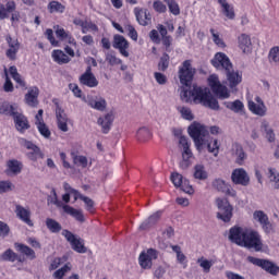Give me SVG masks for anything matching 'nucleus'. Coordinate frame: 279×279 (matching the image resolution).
<instances>
[{"mask_svg":"<svg viewBox=\"0 0 279 279\" xmlns=\"http://www.w3.org/2000/svg\"><path fill=\"white\" fill-rule=\"evenodd\" d=\"M229 240L240 247L260 252L263 250V240L258 231L244 229L242 227H232L229 230Z\"/></svg>","mask_w":279,"mask_h":279,"instance_id":"1","label":"nucleus"},{"mask_svg":"<svg viewBox=\"0 0 279 279\" xmlns=\"http://www.w3.org/2000/svg\"><path fill=\"white\" fill-rule=\"evenodd\" d=\"M181 99L185 101V104H190V101L197 104V101H199V104L207 106V108L211 110H219V101L217 98L213 97L210 93L203 90V88L197 85H194L192 90L182 89Z\"/></svg>","mask_w":279,"mask_h":279,"instance_id":"2","label":"nucleus"},{"mask_svg":"<svg viewBox=\"0 0 279 279\" xmlns=\"http://www.w3.org/2000/svg\"><path fill=\"white\" fill-rule=\"evenodd\" d=\"M196 73L197 70L193 68V61L191 59L183 61L181 66H179L178 72L180 84L186 88H191V86H193V80H195Z\"/></svg>","mask_w":279,"mask_h":279,"instance_id":"3","label":"nucleus"},{"mask_svg":"<svg viewBox=\"0 0 279 279\" xmlns=\"http://www.w3.org/2000/svg\"><path fill=\"white\" fill-rule=\"evenodd\" d=\"M189 135L193 138L197 149L204 146V138L208 136V129L201 123L194 122L187 129Z\"/></svg>","mask_w":279,"mask_h":279,"instance_id":"4","label":"nucleus"},{"mask_svg":"<svg viewBox=\"0 0 279 279\" xmlns=\"http://www.w3.org/2000/svg\"><path fill=\"white\" fill-rule=\"evenodd\" d=\"M216 204L219 210L217 213V219H220L223 223H230L234 210L232 205H230V202L227 198H217Z\"/></svg>","mask_w":279,"mask_h":279,"instance_id":"5","label":"nucleus"},{"mask_svg":"<svg viewBox=\"0 0 279 279\" xmlns=\"http://www.w3.org/2000/svg\"><path fill=\"white\" fill-rule=\"evenodd\" d=\"M207 82L214 95H217L219 99H230V90H228V87L226 85L221 84V82L219 81V75H209Z\"/></svg>","mask_w":279,"mask_h":279,"instance_id":"6","label":"nucleus"},{"mask_svg":"<svg viewBox=\"0 0 279 279\" xmlns=\"http://www.w3.org/2000/svg\"><path fill=\"white\" fill-rule=\"evenodd\" d=\"M179 145L182 147V161L180 162V167L182 169H189L191 167V158H193V151L191 150V143L189 138L184 135L179 137Z\"/></svg>","mask_w":279,"mask_h":279,"instance_id":"7","label":"nucleus"},{"mask_svg":"<svg viewBox=\"0 0 279 279\" xmlns=\"http://www.w3.org/2000/svg\"><path fill=\"white\" fill-rule=\"evenodd\" d=\"M247 260L252 265H255L256 267H260L262 269H264V271H267V274H270V276H277L279 274V266L274 264L269 259H260L258 257L248 256Z\"/></svg>","mask_w":279,"mask_h":279,"instance_id":"8","label":"nucleus"},{"mask_svg":"<svg viewBox=\"0 0 279 279\" xmlns=\"http://www.w3.org/2000/svg\"><path fill=\"white\" fill-rule=\"evenodd\" d=\"M10 14H12V23L21 19V13L16 11V2H14V0H10L5 4L0 3V21H5V19H9Z\"/></svg>","mask_w":279,"mask_h":279,"instance_id":"9","label":"nucleus"},{"mask_svg":"<svg viewBox=\"0 0 279 279\" xmlns=\"http://www.w3.org/2000/svg\"><path fill=\"white\" fill-rule=\"evenodd\" d=\"M211 66L215 68L216 71H230L233 69L232 61L225 52H217L214 58L210 60Z\"/></svg>","mask_w":279,"mask_h":279,"instance_id":"10","label":"nucleus"},{"mask_svg":"<svg viewBox=\"0 0 279 279\" xmlns=\"http://www.w3.org/2000/svg\"><path fill=\"white\" fill-rule=\"evenodd\" d=\"M158 259V251L156 248H148L143 251L138 256V264L142 269H151L154 260Z\"/></svg>","mask_w":279,"mask_h":279,"instance_id":"11","label":"nucleus"},{"mask_svg":"<svg viewBox=\"0 0 279 279\" xmlns=\"http://www.w3.org/2000/svg\"><path fill=\"white\" fill-rule=\"evenodd\" d=\"M62 234L70 243L74 252H77V254H86V246H84V243H82V239H77L75 234H73L71 231L66 229L62 231Z\"/></svg>","mask_w":279,"mask_h":279,"instance_id":"12","label":"nucleus"},{"mask_svg":"<svg viewBox=\"0 0 279 279\" xmlns=\"http://www.w3.org/2000/svg\"><path fill=\"white\" fill-rule=\"evenodd\" d=\"M81 86H87V88H97L99 86V81L95 74H93V68L87 66L86 71L78 77Z\"/></svg>","mask_w":279,"mask_h":279,"instance_id":"13","label":"nucleus"},{"mask_svg":"<svg viewBox=\"0 0 279 279\" xmlns=\"http://www.w3.org/2000/svg\"><path fill=\"white\" fill-rule=\"evenodd\" d=\"M254 100L247 101V108L252 114H255L256 117H265L267 114V106H265V101H263V98L260 96H257Z\"/></svg>","mask_w":279,"mask_h":279,"instance_id":"14","label":"nucleus"},{"mask_svg":"<svg viewBox=\"0 0 279 279\" xmlns=\"http://www.w3.org/2000/svg\"><path fill=\"white\" fill-rule=\"evenodd\" d=\"M113 49H118L119 53L122 54L123 58H130V41L125 39L122 35L113 36Z\"/></svg>","mask_w":279,"mask_h":279,"instance_id":"15","label":"nucleus"},{"mask_svg":"<svg viewBox=\"0 0 279 279\" xmlns=\"http://www.w3.org/2000/svg\"><path fill=\"white\" fill-rule=\"evenodd\" d=\"M231 181L233 184H240V186H247L250 184V175L243 168H236L231 173Z\"/></svg>","mask_w":279,"mask_h":279,"instance_id":"16","label":"nucleus"},{"mask_svg":"<svg viewBox=\"0 0 279 279\" xmlns=\"http://www.w3.org/2000/svg\"><path fill=\"white\" fill-rule=\"evenodd\" d=\"M134 14L138 25H142V27H147V25L151 24V13L147 9L136 7Z\"/></svg>","mask_w":279,"mask_h":279,"instance_id":"17","label":"nucleus"},{"mask_svg":"<svg viewBox=\"0 0 279 279\" xmlns=\"http://www.w3.org/2000/svg\"><path fill=\"white\" fill-rule=\"evenodd\" d=\"M15 215L20 221L29 226V228H34V221H32V211L29 208H25L22 205L15 206Z\"/></svg>","mask_w":279,"mask_h":279,"instance_id":"18","label":"nucleus"},{"mask_svg":"<svg viewBox=\"0 0 279 279\" xmlns=\"http://www.w3.org/2000/svg\"><path fill=\"white\" fill-rule=\"evenodd\" d=\"M7 43H8L9 49H7L5 56L9 60L14 62V60H16V54L21 49V43H19V39H12V36H7Z\"/></svg>","mask_w":279,"mask_h":279,"instance_id":"19","label":"nucleus"},{"mask_svg":"<svg viewBox=\"0 0 279 279\" xmlns=\"http://www.w3.org/2000/svg\"><path fill=\"white\" fill-rule=\"evenodd\" d=\"M213 186L216 191H219V193H225V195H229V197H236V191L232 189V185L221 179L214 180Z\"/></svg>","mask_w":279,"mask_h":279,"instance_id":"20","label":"nucleus"},{"mask_svg":"<svg viewBox=\"0 0 279 279\" xmlns=\"http://www.w3.org/2000/svg\"><path fill=\"white\" fill-rule=\"evenodd\" d=\"M57 125L61 132H69V117L64 112L62 107L57 106L56 108Z\"/></svg>","mask_w":279,"mask_h":279,"instance_id":"21","label":"nucleus"},{"mask_svg":"<svg viewBox=\"0 0 279 279\" xmlns=\"http://www.w3.org/2000/svg\"><path fill=\"white\" fill-rule=\"evenodd\" d=\"M227 84L231 90H234L241 82H243V75L239 73V71H233L232 69L227 70Z\"/></svg>","mask_w":279,"mask_h":279,"instance_id":"22","label":"nucleus"},{"mask_svg":"<svg viewBox=\"0 0 279 279\" xmlns=\"http://www.w3.org/2000/svg\"><path fill=\"white\" fill-rule=\"evenodd\" d=\"M40 95V89L36 86L29 87L28 92L24 96L25 104L31 108H36L38 106V96Z\"/></svg>","mask_w":279,"mask_h":279,"instance_id":"23","label":"nucleus"},{"mask_svg":"<svg viewBox=\"0 0 279 279\" xmlns=\"http://www.w3.org/2000/svg\"><path fill=\"white\" fill-rule=\"evenodd\" d=\"M97 123L100 125L102 134H108L112 129V123H114V113L109 112L98 118Z\"/></svg>","mask_w":279,"mask_h":279,"instance_id":"24","label":"nucleus"},{"mask_svg":"<svg viewBox=\"0 0 279 279\" xmlns=\"http://www.w3.org/2000/svg\"><path fill=\"white\" fill-rule=\"evenodd\" d=\"M21 171H23V162L16 159H11L7 161V175H19Z\"/></svg>","mask_w":279,"mask_h":279,"instance_id":"25","label":"nucleus"},{"mask_svg":"<svg viewBox=\"0 0 279 279\" xmlns=\"http://www.w3.org/2000/svg\"><path fill=\"white\" fill-rule=\"evenodd\" d=\"M161 217H162L161 210L154 213L148 217L147 220L141 223L140 230H149V228H153V226H156L158 221H160Z\"/></svg>","mask_w":279,"mask_h":279,"instance_id":"26","label":"nucleus"},{"mask_svg":"<svg viewBox=\"0 0 279 279\" xmlns=\"http://www.w3.org/2000/svg\"><path fill=\"white\" fill-rule=\"evenodd\" d=\"M15 128L17 132H21L23 134L25 130H29V121L25 116L17 112V114L13 116Z\"/></svg>","mask_w":279,"mask_h":279,"instance_id":"27","label":"nucleus"},{"mask_svg":"<svg viewBox=\"0 0 279 279\" xmlns=\"http://www.w3.org/2000/svg\"><path fill=\"white\" fill-rule=\"evenodd\" d=\"M238 46L243 53H250L252 51V38L247 34H241L238 37Z\"/></svg>","mask_w":279,"mask_h":279,"instance_id":"28","label":"nucleus"},{"mask_svg":"<svg viewBox=\"0 0 279 279\" xmlns=\"http://www.w3.org/2000/svg\"><path fill=\"white\" fill-rule=\"evenodd\" d=\"M63 211L66 215H70V217H73V219H75V221H78L80 223H84V221H86L84 213L81 209L73 208L70 205H64Z\"/></svg>","mask_w":279,"mask_h":279,"instance_id":"29","label":"nucleus"},{"mask_svg":"<svg viewBox=\"0 0 279 279\" xmlns=\"http://www.w3.org/2000/svg\"><path fill=\"white\" fill-rule=\"evenodd\" d=\"M223 105L228 110H231V112H234L235 114L245 113V105H243V101H241L240 99H236L234 101H226Z\"/></svg>","mask_w":279,"mask_h":279,"instance_id":"30","label":"nucleus"},{"mask_svg":"<svg viewBox=\"0 0 279 279\" xmlns=\"http://www.w3.org/2000/svg\"><path fill=\"white\" fill-rule=\"evenodd\" d=\"M14 247H15L16 252H20V254H23L31 260H35L36 252L34 251V248L27 246L26 244L19 243V242L14 243Z\"/></svg>","mask_w":279,"mask_h":279,"instance_id":"31","label":"nucleus"},{"mask_svg":"<svg viewBox=\"0 0 279 279\" xmlns=\"http://www.w3.org/2000/svg\"><path fill=\"white\" fill-rule=\"evenodd\" d=\"M0 260H4L7 263H23V258L19 256V254L14 253L12 248H8L0 255Z\"/></svg>","mask_w":279,"mask_h":279,"instance_id":"32","label":"nucleus"},{"mask_svg":"<svg viewBox=\"0 0 279 279\" xmlns=\"http://www.w3.org/2000/svg\"><path fill=\"white\" fill-rule=\"evenodd\" d=\"M52 60L57 64H69L71 62V58L64 53L62 50H53L52 51Z\"/></svg>","mask_w":279,"mask_h":279,"instance_id":"33","label":"nucleus"},{"mask_svg":"<svg viewBox=\"0 0 279 279\" xmlns=\"http://www.w3.org/2000/svg\"><path fill=\"white\" fill-rule=\"evenodd\" d=\"M66 7L60 1L52 0L48 3V11L50 14H64Z\"/></svg>","mask_w":279,"mask_h":279,"instance_id":"34","label":"nucleus"},{"mask_svg":"<svg viewBox=\"0 0 279 279\" xmlns=\"http://www.w3.org/2000/svg\"><path fill=\"white\" fill-rule=\"evenodd\" d=\"M19 111L14 106L10 105V102H0V114H4L5 117H16Z\"/></svg>","mask_w":279,"mask_h":279,"instance_id":"35","label":"nucleus"},{"mask_svg":"<svg viewBox=\"0 0 279 279\" xmlns=\"http://www.w3.org/2000/svg\"><path fill=\"white\" fill-rule=\"evenodd\" d=\"M71 158L75 167H82L83 169H86V167H88V158H86V156L76 155L75 151H72Z\"/></svg>","mask_w":279,"mask_h":279,"instance_id":"36","label":"nucleus"},{"mask_svg":"<svg viewBox=\"0 0 279 279\" xmlns=\"http://www.w3.org/2000/svg\"><path fill=\"white\" fill-rule=\"evenodd\" d=\"M46 227L52 234H58L62 231V225H60V222L52 218L46 219Z\"/></svg>","mask_w":279,"mask_h":279,"instance_id":"37","label":"nucleus"},{"mask_svg":"<svg viewBox=\"0 0 279 279\" xmlns=\"http://www.w3.org/2000/svg\"><path fill=\"white\" fill-rule=\"evenodd\" d=\"M73 24L77 25L78 27H82V34H86V32H88V29H97V25H95L93 23H87L80 17H75L73 20Z\"/></svg>","mask_w":279,"mask_h":279,"instance_id":"38","label":"nucleus"},{"mask_svg":"<svg viewBox=\"0 0 279 279\" xmlns=\"http://www.w3.org/2000/svg\"><path fill=\"white\" fill-rule=\"evenodd\" d=\"M88 105L90 106V108H93L94 110H98L99 112H104V110H106L108 102H106V99L100 98L99 100H89Z\"/></svg>","mask_w":279,"mask_h":279,"instance_id":"39","label":"nucleus"},{"mask_svg":"<svg viewBox=\"0 0 279 279\" xmlns=\"http://www.w3.org/2000/svg\"><path fill=\"white\" fill-rule=\"evenodd\" d=\"M194 178L196 180H207L208 179V172H206V169L203 165H196L194 168Z\"/></svg>","mask_w":279,"mask_h":279,"instance_id":"40","label":"nucleus"},{"mask_svg":"<svg viewBox=\"0 0 279 279\" xmlns=\"http://www.w3.org/2000/svg\"><path fill=\"white\" fill-rule=\"evenodd\" d=\"M136 136L137 141L145 143V141H149V138H151V131H149L147 128H141L137 131Z\"/></svg>","mask_w":279,"mask_h":279,"instance_id":"41","label":"nucleus"},{"mask_svg":"<svg viewBox=\"0 0 279 279\" xmlns=\"http://www.w3.org/2000/svg\"><path fill=\"white\" fill-rule=\"evenodd\" d=\"M177 110L180 112L182 119H185V121H193L195 119L193 111H191V108L189 107H178Z\"/></svg>","mask_w":279,"mask_h":279,"instance_id":"42","label":"nucleus"},{"mask_svg":"<svg viewBox=\"0 0 279 279\" xmlns=\"http://www.w3.org/2000/svg\"><path fill=\"white\" fill-rule=\"evenodd\" d=\"M167 3L169 11L173 16H180V4L175 0H163Z\"/></svg>","mask_w":279,"mask_h":279,"instance_id":"43","label":"nucleus"},{"mask_svg":"<svg viewBox=\"0 0 279 279\" xmlns=\"http://www.w3.org/2000/svg\"><path fill=\"white\" fill-rule=\"evenodd\" d=\"M169 60H170V57L167 52H165L160 60H159V63H158V71H167L169 69Z\"/></svg>","mask_w":279,"mask_h":279,"instance_id":"44","label":"nucleus"},{"mask_svg":"<svg viewBox=\"0 0 279 279\" xmlns=\"http://www.w3.org/2000/svg\"><path fill=\"white\" fill-rule=\"evenodd\" d=\"M235 155H236V163L243 165L245 162V158H247V155L245 154V150H243V146L236 145L235 146Z\"/></svg>","mask_w":279,"mask_h":279,"instance_id":"45","label":"nucleus"},{"mask_svg":"<svg viewBox=\"0 0 279 279\" xmlns=\"http://www.w3.org/2000/svg\"><path fill=\"white\" fill-rule=\"evenodd\" d=\"M253 219L259 223V226L264 225L267 219H269V216L265 214L263 210H255L253 213Z\"/></svg>","mask_w":279,"mask_h":279,"instance_id":"46","label":"nucleus"},{"mask_svg":"<svg viewBox=\"0 0 279 279\" xmlns=\"http://www.w3.org/2000/svg\"><path fill=\"white\" fill-rule=\"evenodd\" d=\"M124 29H126L128 36L129 38H131V40H134L135 43L138 40V32H136V28L134 27V25L126 24L124 26Z\"/></svg>","mask_w":279,"mask_h":279,"instance_id":"47","label":"nucleus"},{"mask_svg":"<svg viewBox=\"0 0 279 279\" xmlns=\"http://www.w3.org/2000/svg\"><path fill=\"white\" fill-rule=\"evenodd\" d=\"M210 34L213 36V41L217 47H220V49H226V41L221 37H219V34L215 33V28H210Z\"/></svg>","mask_w":279,"mask_h":279,"instance_id":"48","label":"nucleus"},{"mask_svg":"<svg viewBox=\"0 0 279 279\" xmlns=\"http://www.w3.org/2000/svg\"><path fill=\"white\" fill-rule=\"evenodd\" d=\"M36 126H37L39 134H41L44 136V138H51V131L49 130V126H47V124L45 122L39 123Z\"/></svg>","mask_w":279,"mask_h":279,"instance_id":"49","label":"nucleus"},{"mask_svg":"<svg viewBox=\"0 0 279 279\" xmlns=\"http://www.w3.org/2000/svg\"><path fill=\"white\" fill-rule=\"evenodd\" d=\"M106 61L111 66H117L119 64H123V60L119 59V57H117V54H114V53H108L106 56Z\"/></svg>","mask_w":279,"mask_h":279,"instance_id":"50","label":"nucleus"},{"mask_svg":"<svg viewBox=\"0 0 279 279\" xmlns=\"http://www.w3.org/2000/svg\"><path fill=\"white\" fill-rule=\"evenodd\" d=\"M71 271V267H69L68 264H65L63 267L60 269L56 270L53 272V278L54 279H64V276H66V272Z\"/></svg>","mask_w":279,"mask_h":279,"instance_id":"51","label":"nucleus"},{"mask_svg":"<svg viewBox=\"0 0 279 279\" xmlns=\"http://www.w3.org/2000/svg\"><path fill=\"white\" fill-rule=\"evenodd\" d=\"M56 36L58 38H60V40H66V38H69V43H74V45H75V39L73 37H71L69 35V33H66V31H64V28H58L56 31Z\"/></svg>","mask_w":279,"mask_h":279,"instance_id":"52","label":"nucleus"},{"mask_svg":"<svg viewBox=\"0 0 279 279\" xmlns=\"http://www.w3.org/2000/svg\"><path fill=\"white\" fill-rule=\"evenodd\" d=\"M270 182H274V187L279 189V173L274 168H269V175Z\"/></svg>","mask_w":279,"mask_h":279,"instance_id":"53","label":"nucleus"},{"mask_svg":"<svg viewBox=\"0 0 279 279\" xmlns=\"http://www.w3.org/2000/svg\"><path fill=\"white\" fill-rule=\"evenodd\" d=\"M183 193H187V195H193L195 193V190L193 189V185H191V182L189 180L184 179L183 183L179 186Z\"/></svg>","mask_w":279,"mask_h":279,"instance_id":"54","label":"nucleus"},{"mask_svg":"<svg viewBox=\"0 0 279 279\" xmlns=\"http://www.w3.org/2000/svg\"><path fill=\"white\" fill-rule=\"evenodd\" d=\"M171 182L177 189H179L180 186H182V183L184 182V177H182V174L178 172H173L171 174Z\"/></svg>","mask_w":279,"mask_h":279,"instance_id":"55","label":"nucleus"},{"mask_svg":"<svg viewBox=\"0 0 279 279\" xmlns=\"http://www.w3.org/2000/svg\"><path fill=\"white\" fill-rule=\"evenodd\" d=\"M5 73V82L3 85V90L4 93H14V84L12 83V81L10 80V76H8V70H4Z\"/></svg>","mask_w":279,"mask_h":279,"instance_id":"56","label":"nucleus"},{"mask_svg":"<svg viewBox=\"0 0 279 279\" xmlns=\"http://www.w3.org/2000/svg\"><path fill=\"white\" fill-rule=\"evenodd\" d=\"M222 12L225 16H227V19H229L230 21H233L234 16H236L234 13V8L230 4H225V7H222Z\"/></svg>","mask_w":279,"mask_h":279,"instance_id":"57","label":"nucleus"},{"mask_svg":"<svg viewBox=\"0 0 279 279\" xmlns=\"http://www.w3.org/2000/svg\"><path fill=\"white\" fill-rule=\"evenodd\" d=\"M207 149L209 154H214V156H219V142L217 140H214L211 143H208Z\"/></svg>","mask_w":279,"mask_h":279,"instance_id":"58","label":"nucleus"},{"mask_svg":"<svg viewBox=\"0 0 279 279\" xmlns=\"http://www.w3.org/2000/svg\"><path fill=\"white\" fill-rule=\"evenodd\" d=\"M153 8H154L155 12H158V14H165V12H167V5L165 3H162V1H160V0H156L153 3Z\"/></svg>","mask_w":279,"mask_h":279,"instance_id":"59","label":"nucleus"},{"mask_svg":"<svg viewBox=\"0 0 279 279\" xmlns=\"http://www.w3.org/2000/svg\"><path fill=\"white\" fill-rule=\"evenodd\" d=\"M269 60L279 64V46H275L270 49Z\"/></svg>","mask_w":279,"mask_h":279,"instance_id":"60","label":"nucleus"},{"mask_svg":"<svg viewBox=\"0 0 279 279\" xmlns=\"http://www.w3.org/2000/svg\"><path fill=\"white\" fill-rule=\"evenodd\" d=\"M69 88L73 93L74 97H77L78 99L82 98V89L77 84L70 83Z\"/></svg>","mask_w":279,"mask_h":279,"instance_id":"61","label":"nucleus"},{"mask_svg":"<svg viewBox=\"0 0 279 279\" xmlns=\"http://www.w3.org/2000/svg\"><path fill=\"white\" fill-rule=\"evenodd\" d=\"M154 77H155L157 84H159L160 86H165V84H167V75H165L160 72H155Z\"/></svg>","mask_w":279,"mask_h":279,"instance_id":"62","label":"nucleus"},{"mask_svg":"<svg viewBox=\"0 0 279 279\" xmlns=\"http://www.w3.org/2000/svg\"><path fill=\"white\" fill-rule=\"evenodd\" d=\"M46 37L49 40V43L53 46V47H58V40H56V37L53 36V29L48 28L46 29Z\"/></svg>","mask_w":279,"mask_h":279,"instance_id":"63","label":"nucleus"},{"mask_svg":"<svg viewBox=\"0 0 279 279\" xmlns=\"http://www.w3.org/2000/svg\"><path fill=\"white\" fill-rule=\"evenodd\" d=\"M198 263H201V267L204 269L205 274L210 272V267H213V262L208 259H198Z\"/></svg>","mask_w":279,"mask_h":279,"instance_id":"64","label":"nucleus"}]
</instances>
